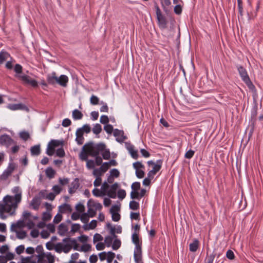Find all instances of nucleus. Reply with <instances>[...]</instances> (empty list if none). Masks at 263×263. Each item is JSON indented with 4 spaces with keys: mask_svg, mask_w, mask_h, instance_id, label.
<instances>
[{
    "mask_svg": "<svg viewBox=\"0 0 263 263\" xmlns=\"http://www.w3.org/2000/svg\"><path fill=\"white\" fill-rule=\"evenodd\" d=\"M83 114L77 109H75L72 111V117L74 120H81L83 118Z\"/></svg>",
    "mask_w": 263,
    "mask_h": 263,
    "instance_id": "nucleus-29",
    "label": "nucleus"
},
{
    "mask_svg": "<svg viewBox=\"0 0 263 263\" xmlns=\"http://www.w3.org/2000/svg\"><path fill=\"white\" fill-rule=\"evenodd\" d=\"M140 186L141 184L139 182H135L132 184V192H130V196L132 199H135V198L137 197L138 192L140 190Z\"/></svg>",
    "mask_w": 263,
    "mask_h": 263,
    "instance_id": "nucleus-12",
    "label": "nucleus"
},
{
    "mask_svg": "<svg viewBox=\"0 0 263 263\" xmlns=\"http://www.w3.org/2000/svg\"><path fill=\"white\" fill-rule=\"evenodd\" d=\"M69 240H67L66 241H63V249H64V252L65 253H68L70 250L72 249L71 246H70L69 241Z\"/></svg>",
    "mask_w": 263,
    "mask_h": 263,
    "instance_id": "nucleus-34",
    "label": "nucleus"
},
{
    "mask_svg": "<svg viewBox=\"0 0 263 263\" xmlns=\"http://www.w3.org/2000/svg\"><path fill=\"white\" fill-rule=\"evenodd\" d=\"M80 219L81 221L84 223H88L89 220V216L86 213H83L81 215Z\"/></svg>",
    "mask_w": 263,
    "mask_h": 263,
    "instance_id": "nucleus-47",
    "label": "nucleus"
},
{
    "mask_svg": "<svg viewBox=\"0 0 263 263\" xmlns=\"http://www.w3.org/2000/svg\"><path fill=\"white\" fill-rule=\"evenodd\" d=\"M48 144L51 146V149H54L55 147L58 146L60 145V141L58 140H51Z\"/></svg>",
    "mask_w": 263,
    "mask_h": 263,
    "instance_id": "nucleus-55",
    "label": "nucleus"
},
{
    "mask_svg": "<svg viewBox=\"0 0 263 263\" xmlns=\"http://www.w3.org/2000/svg\"><path fill=\"white\" fill-rule=\"evenodd\" d=\"M10 57V54L4 50H2L0 52V64H3L4 61Z\"/></svg>",
    "mask_w": 263,
    "mask_h": 263,
    "instance_id": "nucleus-30",
    "label": "nucleus"
},
{
    "mask_svg": "<svg viewBox=\"0 0 263 263\" xmlns=\"http://www.w3.org/2000/svg\"><path fill=\"white\" fill-rule=\"evenodd\" d=\"M87 205V206H91L96 211L101 210L102 208V205L100 203L96 202L92 199L88 200Z\"/></svg>",
    "mask_w": 263,
    "mask_h": 263,
    "instance_id": "nucleus-19",
    "label": "nucleus"
},
{
    "mask_svg": "<svg viewBox=\"0 0 263 263\" xmlns=\"http://www.w3.org/2000/svg\"><path fill=\"white\" fill-rule=\"evenodd\" d=\"M117 196L121 200L123 199L126 196V192L124 190H119L117 193Z\"/></svg>",
    "mask_w": 263,
    "mask_h": 263,
    "instance_id": "nucleus-53",
    "label": "nucleus"
},
{
    "mask_svg": "<svg viewBox=\"0 0 263 263\" xmlns=\"http://www.w3.org/2000/svg\"><path fill=\"white\" fill-rule=\"evenodd\" d=\"M127 139V136L125 135L122 130L116 129V141L120 143L124 142Z\"/></svg>",
    "mask_w": 263,
    "mask_h": 263,
    "instance_id": "nucleus-15",
    "label": "nucleus"
},
{
    "mask_svg": "<svg viewBox=\"0 0 263 263\" xmlns=\"http://www.w3.org/2000/svg\"><path fill=\"white\" fill-rule=\"evenodd\" d=\"M17 78H18L20 80L23 81V82L26 84H30L33 87H36L38 86V83L37 81L34 79H31L30 77L26 75H18L17 76Z\"/></svg>",
    "mask_w": 263,
    "mask_h": 263,
    "instance_id": "nucleus-10",
    "label": "nucleus"
},
{
    "mask_svg": "<svg viewBox=\"0 0 263 263\" xmlns=\"http://www.w3.org/2000/svg\"><path fill=\"white\" fill-rule=\"evenodd\" d=\"M41 201L40 198L37 196H35L31 201L30 205L32 206L33 209L37 210L41 204Z\"/></svg>",
    "mask_w": 263,
    "mask_h": 263,
    "instance_id": "nucleus-20",
    "label": "nucleus"
},
{
    "mask_svg": "<svg viewBox=\"0 0 263 263\" xmlns=\"http://www.w3.org/2000/svg\"><path fill=\"white\" fill-rule=\"evenodd\" d=\"M107 229L109 230V233L111 236H107L105 237L104 242L107 247L111 246L113 250H115V240H113L115 238V226H112L111 224L108 223L106 225Z\"/></svg>",
    "mask_w": 263,
    "mask_h": 263,
    "instance_id": "nucleus-5",
    "label": "nucleus"
},
{
    "mask_svg": "<svg viewBox=\"0 0 263 263\" xmlns=\"http://www.w3.org/2000/svg\"><path fill=\"white\" fill-rule=\"evenodd\" d=\"M16 233V237L17 238L20 239H24L27 235V233L25 231H15Z\"/></svg>",
    "mask_w": 263,
    "mask_h": 263,
    "instance_id": "nucleus-44",
    "label": "nucleus"
},
{
    "mask_svg": "<svg viewBox=\"0 0 263 263\" xmlns=\"http://www.w3.org/2000/svg\"><path fill=\"white\" fill-rule=\"evenodd\" d=\"M47 81L49 84L54 85L57 83L58 77L55 76V72H53L51 75H48L47 77Z\"/></svg>",
    "mask_w": 263,
    "mask_h": 263,
    "instance_id": "nucleus-23",
    "label": "nucleus"
},
{
    "mask_svg": "<svg viewBox=\"0 0 263 263\" xmlns=\"http://www.w3.org/2000/svg\"><path fill=\"white\" fill-rule=\"evenodd\" d=\"M104 129L107 134H110L112 132L113 127L110 124H106L104 126Z\"/></svg>",
    "mask_w": 263,
    "mask_h": 263,
    "instance_id": "nucleus-57",
    "label": "nucleus"
},
{
    "mask_svg": "<svg viewBox=\"0 0 263 263\" xmlns=\"http://www.w3.org/2000/svg\"><path fill=\"white\" fill-rule=\"evenodd\" d=\"M52 190L54 192L53 193H54L55 195H56L59 194L61 193L62 191V188L60 187V186H59L58 185H55L53 186Z\"/></svg>",
    "mask_w": 263,
    "mask_h": 263,
    "instance_id": "nucleus-62",
    "label": "nucleus"
},
{
    "mask_svg": "<svg viewBox=\"0 0 263 263\" xmlns=\"http://www.w3.org/2000/svg\"><path fill=\"white\" fill-rule=\"evenodd\" d=\"M90 101L91 104L92 105H97L99 104V99L97 96L92 95L90 98Z\"/></svg>",
    "mask_w": 263,
    "mask_h": 263,
    "instance_id": "nucleus-58",
    "label": "nucleus"
},
{
    "mask_svg": "<svg viewBox=\"0 0 263 263\" xmlns=\"http://www.w3.org/2000/svg\"><path fill=\"white\" fill-rule=\"evenodd\" d=\"M12 192L15 194L14 196L7 195L3 198V200L9 203L10 205L17 208L18 203L21 201L22 191L18 186H15L12 189Z\"/></svg>",
    "mask_w": 263,
    "mask_h": 263,
    "instance_id": "nucleus-3",
    "label": "nucleus"
},
{
    "mask_svg": "<svg viewBox=\"0 0 263 263\" xmlns=\"http://www.w3.org/2000/svg\"><path fill=\"white\" fill-rule=\"evenodd\" d=\"M155 8L157 18L160 27L162 28H165L166 27L167 21L165 17L162 14L161 10L157 5L155 6Z\"/></svg>",
    "mask_w": 263,
    "mask_h": 263,
    "instance_id": "nucleus-8",
    "label": "nucleus"
},
{
    "mask_svg": "<svg viewBox=\"0 0 263 263\" xmlns=\"http://www.w3.org/2000/svg\"><path fill=\"white\" fill-rule=\"evenodd\" d=\"M199 241L197 239H194L192 243L190 244V250L191 252H196L198 248Z\"/></svg>",
    "mask_w": 263,
    "mask_h": 263,
    "instance_id": "nucleus-31",
    "label": "nucleus"
},
{
    "mask_svg": "<svg viewBox=\"0 0 263 263\" xmlns=\"http://www.w3.org/2000/svg\"><path fill=\"white\" fill-rule=\"evenodd\" d=\"M69 180L67 178H59V182L62 185H65L69 183Z\"/></svg>",
    "mask_w": 263,
    "mask_h": 263,
    "instance_id": "nucleus-64",
    "label": "nucleus"
},
{
    "mask_svg": "<svg viewBox=\"0 0 263 263\" xmlns=\"http://www.w3.org/2000/svg\"><path fill=\"white\" fill-rule=\"evenodd\" d=\"M182 7L179 4L176 5V6L174 7V12L177 15L180 14L182 12Z\"/></svg>",
    "mask_w": 263,
    "mask_h": 263,
    "instance_id": "nucleus-61",
    "label": "nucleus"
},
{
    "mask_svg": "<svg viewBox=\"0 0 263 263\" xmlns=\"http://www.w3.org/2000/svg\"><path fill=\"white\" fill-rule=\"evenodd\" d=\"M93 145V142H89L86 143L82 147L80 153L79 154V158L81 161H86L88 160V156L90 155V152L89 151V148L90 147L91 145Z\"/></svg>",
    "mask_w": 263,
    "mask_h": 263,
    "instance_id": "nucleus-7",
    "label": "nucleus"
},
{
    "mask_svg": "<svg viewBox=\"0 0 263 263\" xmlns=\"http://www.w3.org/2000/svg\"><path fill=\"white\" fill-rule=\"evenodd\" d=\"M52 215L50 212H45L43 213L42 219L44 221H49L51 219Z\"/></svg>",
    "mask_w": 263,
    "mask_h": 263,
    "instance_id": "nucleus-48",
    "label": "nucleus"
},
{
    "mask_svg": "<svg viewBox=\"0 0 263 263\" xmlns=\"http://www.w3.org/2000/svg\"><path fill=\"white\" fill-rule=\"evenodd\" d=\"M148 166L152 165L153 169L152 171L155 173H157L161 168L162 162L161 161H158L156 163H155L153 161H149L147 162Z\"/></svg>",
    "mask_w": 263,
    "mask_h": 263,
    "instance_id": "nucleus-18",
    "label": "nucleus"
},
{
    "mask_svg": "<svg viewBox=\"0 0 263 263\" xmlns=\"http://www.w3.org/2000/svg\"><path fill=\"white\" fill-rule=\"evenodd\" d=\"M71 124V120L68 118L64 119L62 123V125L63 127H67L70 126Z\"/></svg>",
    "mask_w": 263,
    "mask_h": 263,
    "instance_id": "nucleus-60",
    "label": "nucleus"
},
{
    "mask_svg": "<svg viewBox=\"0 0 263 263\" xmlns=\"http://www.w3.org/2000/svg\"><path fill=\"white\" fill-rule=\"evenodd\" d=\"M47 194L48 193L47 190H41L36 196L40 198V200L42 199H46Z\"/></svg>",
    "mask_w": 263,
    "mask_h": 263,
    "instance_id": "nucleus-42",
    "label": "nucleus"
},
{
    "mask_svg": "<svg viewBox=\"0 0 263 263\" xmlns=\"http://www.w3.org/2000/svg\"><path fill=\"white\" fill-rule=\"evenodd\" d=\"M31 155L32 156H38L41 154V147L40 144L31 146L30 148Z\"/></svg>",
    "mask_w": 263,
    "mask_h": 263,
    "instance_id": "nucleus-24",
    "label": "nucleus"
},
{
    "mask_svg": "<svg viewBox=\"0 0 263 263\" xmlns=\"http://www.w3.org/2000/svg\"><path fill=\"white\" fill-rule=\"evenodd\" d=\"M146 190L145 189H141L140 192H138V195H137V197L136 198H135V199H141L142 197H143L145 193H146Z\"/></svg>",
    "mask_w": 263,
    "mask_h": 263,
    "instance_id": "nucleus-59",
    "label": "nucleus"
},
{
    "mask_svg": "<svg viewBox=\"0 0 263 263\" xmlns=\"http://www.w3.org/2000/svg\"><path fill=\"white\" fill-rule=\"evenodd\" d=\"M80 184L79 182V179L76 178L71 183L68 189V193L70 194H72L76 192V190L79 187Z\"/></svg>",
    "mask_w": 263,
    "mask_h": 263,
    "instance_id": "nucleus-16",
    "label": "nucleus"
},
{
    "mask_svg": "<svg viewBox=\"0 0 263 263\" xmlns=\"http://www.w3.org/2000/svg\"><path fill=\"white\" fill-rule=\"evenodd\" d=\"M87 215L89 217H93L96 214V210L91 206H88Z\"/></svg>",
    "mask_w": 263,
    "mask_h": 263,
    "instance_id": "nucleus-49",
    "label": "nucleus"
},
{
    "mask_svg": "<svg viewBox=\"0 0 263 263\" xmlns=\"http://www.w3.org/2000/svg\"><path fill=\"white\" fill-rule=\"evenodd\" d=\"M83 134L84 133L82 132L81 129L79 128L77 129L76 133V138L75 141L79 145H82L84 142V138L83 137Z\"/></svg>",
    "mask_w": 263,
    "mask_h": 263,
    "instance_id": "nucleus-17",
    "label": "nucleus"
},
{
    "mask_svg": "<svg viewBox=\"0 0 263 263\" xmlns=\"http://www.w3.org/2000/svg\"><path fill=\"white\" fill-rule=\"evenodd\" d=\"M63 249L64 248H63V243H62V242H58V243H57L55 245V247H54L55 251L59 253H60L62 252H64Z\"/></svg>",
    "mask_w": 263,
    "mask_h": 263,
    "instance_id": "nucleus-43",
    "label": "nucleus"
},
{
    "mask_svg": "<svg viewBox=\"0 0 263 263\" xmlns=\"http://www.w3.org/2000/svg\"><path fill=\"white\" fill-rule=\"evenodd\" d=\"M68 229L67 226L64 223H61L58 227V234L60 236H64L67 232Z\"/></svg>",
    "mask_w": 263,
    "mask_h": 263,
    "instance_id": "nucleus-27",
    "label": "nucleus"
},
{
    "mask_svg": "<svg viewBox=\"0 0 263 263\" xmlns=\"http://www.w3.org/2000/svg\"><path fill=\"white\" fill-rule=\"evenodd\" d=\"M55 154L57 156L62 158L65 156V153L64 149L61 147L57 149Z\"/></svg>",
    "mask_w": 263,
    "mask_h": 263,
    "instance_id": "nucleus-52",
    "label": "nucleus"
},
{
    "mask_svg": "<svg viewBox=\"0 0 263 263\" xmlns=\"http://www.w3.org/2000/svg\"><path fill=\"white\" fill-rule=\"evenodd\" d=\"M133 167L136 170V175L139 178L144 177L145 173L143 171L145 167L141 162L137 161L133 164Z\"/></svg>",
    "mask_w": 263,
    "mask_h": 263,
    "instance_id": "nucleus-9",
    "label": "nucleus"
},
{
    "mask_svg": "<svg viewBox=\"0 0 263 263\" xmlns=\"http://www.w3.org/2000/svg\"><path fill=\"white\" fill-rule=\"evenodd\" d=\"M67 240H69L68 241L70 246H71V248H72V247H73L74 246H78V243L77 240L74 238L66 237L63 239V241H66Z\"/></svg>",
    "mask_w": 263,
    "mask_h": 263,
    "instance_id": "nucleus-37",
    "label": "nucleus"
},
{
    "mask_svg": "<svg viewBox=\"0 0 263 263\" xmlns=\"http://www.w3.org/2000/svg\"><path fill=\"white\" fill-rule=\"evenodd\" d=\"M67 240H69L68 241L70 246H71V248H72V247H73L74 246H78V243L77 240L74 238L66 237L63 239V241H66Z\"/></svg>",
    "mask_w": 263,
    "mask_h": 263,
    "instance_id": "nucleus-38",
    "label": "nucleus"
},
{
    "mask_svg": "<svg viewBox=\"0 0 263 263\" xmlns=\"http://www.w3.org/2000/svg\"><path fill=\"white\" fill-rule=\"evenodd\" d=\"M125 145L131 157L135 159H137L139 155L138 151L135 149V146L129 142H125Z\"/></svg>",
    "mask_w": 263,
    "mask_h": 263,
    "instance_id": "nucleus-11",
    "label": "nucleus"
},
{
    "mask_svg": "<svg viewBox=\"0 0 263 263\" xmlns=\"http://www.w3.org/2000/svg\"><path fill=\"white\" fill-rule=\"evenodd\" d=\"M138 235L137 232H134L132 236V241L135 245V248H141V243L140 242Z\"/></svg>",
    "mask_w": 263,
    "mask_h": 263,
    "instance_id": "nucleus-22",
    "label": "nucleus"
},
{
    "mask_svg": "<svg viewBox=\"0 0 263 263\" xmlns=\"http://www.w3.org/2000/svg\"><path fill=\"white\" fill-rule=\"evenodd\" d=\"M109 121L108 118L106 115H102L100 119V122L103 124H106Z\"/></svg>",
    "mask_w": 263,
    "mask_h": 263,
    "instance_id": "nucleus-63",
    "label": "nucleus"
},
{
    "mask_svg": "<svg viewBox=\"0 0 263 263\" xmlns=\"http://www.w3.org/2000/svg\"><path fill=\"white\" fill-rule=\"evenodd\" d=\"M68 81V78L64 74H62L59 78L58 77L57 83L63 87H66Z\"/></svg>",
    "mask_w": 263,
    "mask_h": 263,
    "instance_id": "nucleus-21",
    "label": "nucleus"
},
{
    "mask_svg": "<svg viewBox=\"0 0 263 263\" xmlns=\"http://www.w3.org/2000/svg\"><path fill=\"white\" fill-rule=\"evenodd\" d=\"M8 108L12 110H16L20 109H24L27 108V107L21 103L18 104H12L8 105Z\"/></svg>",
    "mask_w": 263,
    "mask_h": 263,
    "instance_id": "nucleus-25",
    "label": "nucleus"
},
{
    "mask_svg": "<svg viewBox=\"0 0 263 263\" xmlns=\"http://www.w3.org/2000/svg\"><path fill=\"white\" fill-rule=\"evenodd\" d=\"M101 130L102 127L100 124L97 123L94 125L93 127L92 128V132L95 134L98 135L100 134Z\"/></svg>",
    "mask_w": 263,
    "mask_h": 263,
    "instance_id": "nucleus-40",
    "label": "nucleus"
},
{
    "mask_svg": "<svg viewBox=\"0 0 263 263\" xmlns=\"http://www.w3.org/2000/svg\"><path fill=\"white\" fill-rule=\"evenodd\" d=\"M70 208V205L67 203H64L59 206V211L60 213H64L67 210H69Z\"/></svg>",
    "mask_w": 263,
    "mask_h": 263,
    "instance_id": "nucleus-35",
    "label": "nucleus"
},
{
    "mask_svg": "<svg viewBox=\"0 0 263 263\" xmlns=\"http://www.w3.org/2000/svg\"><path fill=\"white\" fill-rule=\"evenodd\" d=\"M161 3H162V6L163 7L164 10L166 12H167L168 10L165 7L166 6H169L171 4V1L170 0H162V2H161Z\"/></svg>",
    "mask_w": 263,
    "mask_h": 263,
    "instance_id": "nucleus-56",
    "label": "nucleus"
},
{
    "mask_svg": "<svg viewBox=\"0 0 263 263\" xmlns=\"http://www.w3.org/2000/svg\"><path fill=\"white\" fill-rule=\"evenodd\" d=\"M45 173L48 177L52 178L55 174V171L52 167H48L46 168Z\"/></svg>",
    "mask_w": 263,
    "mask_h": 263,
    "instance_id": "nucleus-33",
    "label": "nucleus"
},
{
    "mask_svg": "<svg viewBox=\"0 0 263 263\" xmlns=\"http://www.w3.org/2000/svg\"><path fill=\"white\" fill-rule=\"evenodd\" d=\"M22 66L19 64H16L15 65L14 70L17 73V74L15 76L16 77L18 75H22L21 73L22 72Z\"/></svg>",
    "mask_w": 263,
    "mask_h": 263,
    "instance_id": "nucleus-46",
    "label": "nucleus"
},
{
    "mask_svg": "<svg viewBox=\"0 0 263 263\" xmlns=\"http://www.w3.org/2000/svg\"><path fill=\"white\" fill-rule=\"evenodd\" d=\"M237 69L242 81L245 83L249 89L256 94V90L255 87L251 81L246 69L242 66H237Z\"/></svg>",
    "mask_w": 263,
    "mask_h": 263,
    "instance_id": "nucleus-4",
    "label": "nucleus"
},
{
    "mask_svg": "<svg viewBox=\"0 0 263 263\" xmlns=\"http://www.w3.org/2000/svg\"><path fill=\"white\" fill-rule=\"evenodd\" d=\"M129 206L131 210H137L139 208V203L135 200H132L129 202Z\"/></svg>",
    "mask_w": 263,
    "mask_h": 263,
    "instance_id": "nucleus-39",
    "label": "nucleus"
},
{
    "mask_svg": "<svg viewBox=\"0 0 263 263\" xmlns=\"http://www.w3.org/2000/svg\"><path fill=\"white\" fill-rule=\"evenodd\" d=\"M90 156H95L97 155H102L104 159H109L110 156V152L108 149L106 148L105 144L100 143L95 144L91 145L89 148Z\"/></svg>",
    "mask_w": 263,
    "mask_h": 263,
    "instance_id": "nucleus-2",
    "label": "nucleus"
},
{
    "mask_svg": "<svg viewBox=\"0 0 263 263\" xmlns=\"http://www.w3.org/2000/svg\"><path fill=\"white\" fill-rule=\"evenodd\" d=\"M96 165L95 162L93 160H88L86 161V167L88 170L94 169Z\"/></svg>",
    "mask_w": 263,
    "mask_h": 263,
    "instance_id": "nucleus-41",
    "label": "nucleus"
},
{
    "mask_svg": "<svg viewBox=\"0 0 263 263\" xmlns=\"http://www.w3.org/2000/svg\"><path fill=\"white\" fill-rule=\"evenodd\" d=\"M103 239V237L101 235L98 233H96L93 238V243H96L98 241H102Z\"/></svg>",
    "mask_w": 263,
    "mask_h": 263,
    "instance_id": "nucleus-54",
    "label": "nucleus"
},
{
    "mask_svg": "<svg viewBox=\"0 0 263 263\" xmlns=\"http://www.w3.org/2000/svg\"><path fill=\"white\" fill-rule=\"evenodd\" d=\"M115 177V168H112L110 171V175L108 177L107 179V181H105V182H107L108 184L109 183H112L114 181Z\"/></svg>",
    "mask_w": 263,
    "mask_h": 263,
    "instance_id": "nucleus-32",
    "label": "nucleus"
},
{
    "mask_svg": "<svg viewBox=\"0 0 263 263\" xmlns=\"http://www.w3.org/2000/svg\"><path fill=\"white\" fill-rule=\"evenodd\" d=\"M115 165V160L112 159L108 162H104L100 167V170L102 171L103 173H105L109 168V166Z\"/></svg>",
    "mask_w": 263,
    "mask_h": 263,
    "instance_id": "nucleus-26",
    "label": "nucleus"
},
{
    "mask_svg": "<svg viewBox=\"0 0 263 263\" xmlns=\"http://www.w3.org/2000/svg\"><path fill=\"white\" fill-rule=\"evenodd\" d=\"M13 142V139L8 135L4 134L0 136V144L7 147Z\"/></svg>",
    "mask_w": 263,
    "mask_h": 263,
    "instance_id": "nucleus-13",
    "label": "nucleus"
},
{
    "mask_svg": "<svg viewBox=\"0 0 263 263\" xmlns=\"http://www.w3.org/2000/svg\"><path fill=\"white\" fill-rule=\"evenodd\" d=\"M81 129L82 132L85 133L86 134H88L91 131V127L89 124H84L82 127L79 128Z\"/></svg>",
    "mask_w": 263,
    "mask_h": 263,
    "instance_id": "nucleus-45",
    "label": "nucleus"
},
{
    "mask_svg": "<svg viewBox=\"0 0 263 263\" xmlns=\"http://www.w3.org/2000/svg\"><path fill=\"white\" fill-rule=\"evenodd\" d=\"M104 173L100 168H94L93 171V175L95 177L101 178V175Z\"/></svg>",
    "mask_w": 263,
    "mask_h": 263,
    "instance_id": "nucleus-50",
    "label": "nucleus"
},
{
    "mask_svg": "<svg viewBox=\"0 0 263 263\" xmlns=\"http://www.w3.org/2000/svg\"><path fill=\"white\" fill-rule=\"evenodd\" d=\"M92 194L97 197H103L107 195L109 198H115V183L110 185L107 182H104L101 189L95 188L92 191Z\"/></svg>",
    "mask_w": 263,
    "mask_h": 263,
    "instance_id": "nucleus-1",
    "label": "nucleus"
},
{
    "mask_svg": "<svg viewBox=\"0 0 263 263\" xmlns=\"http://www.w3.org/2000/svg\"><path fill=\"white\" fill-rule=\"evenodd\" d=\"M91 249V245L88 243H85L82 245L79 251L84 252H87Z\"/></svg>",
    "mask_w": 263,
    "mask_h": 263,
    "instance_id": "nucleus-51",
    "label": "nucleus"
},
{
    "mask_svg": "<svg viewBox=\"0 0 263 263\" xmlns=\"http://www.w3.org/2000/svg\"><path fill=\"white\" fill-rule=\"evenodd\" d=\"M16 208L13 207V206L10 205V204L6 202H4V200L0 202V217L2 219H5L7 216L4 213H8L10 215H12L15 212V210Z\"/></svg>",
    "mask_w": 263,
    "mask_h": 263,
    "instance_id": "nucleus-6",
    "label": "nucleus"
},
{
    "mask_svg": "<svg viewBox=\"0 0 263 263\" xmlns=\"http://www.w3.org/2000/svg\"><path fill=\"white\" fill-rule=\"evenodd\" d=\"M24 221V219H20L16 223H13L11 226V231H15V230L13 229L14 228H22L25 227Z\"/></svg>",
    "mask_w": 263,
    "mask_h": 263,
    "instance_id": "nucleus-28",
    "label": "nucleus"
},
{
    "mask_svg": "<svg viewBox=\"0 0 263 263\" xmlns=\"http://www.w3.org/2000/svg\"><path fill=\"white\" fill-rule=\"evenodd\" d=\"M134 260L136 263H143L142 258V249L141 248H135L134 250Z\"/></svg>",
    "mask_w": 263,
    "mask_h": 263,
    "instance_id": "nucleus-14",
    "label": "nucleus"
},
{
    "mask_svg": "<svg viewBox=\"0 0 263 263\" xmlns=\"http://www.w3.org/2000/svg\"><path fill=\"white\" fill-rule=\"evenodd\" d=\"M20 137L24 141H27L30 138V135L28 132L22 131L19 134Z\"/></svg>",
    "mask_w": 263,
    "mask_h": 263,
    "instance_id": "nucleus-36",
    "label": "nucleus"
}]
</instances>
